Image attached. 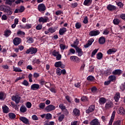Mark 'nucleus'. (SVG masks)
<instances>
[{
	"instance_id": "30",
	"label": "nucleus",
	"mask_w": 125,
	"mask_h": 125,
	"mask_svg": "<svg viewBox=\"0 0 125 125\" xmlns=\"http://www.w3.org/2000/svg\"><path fill=\"white\" fill-rule=\"evenodd\" d=\"M2 108L3 113L5 114H7V113L9 112V108H8L7 106L3 105Z\"/></svg>"
},
{
	"instance_id": "12",
	"label": "nucleus",
	"mask_w": 125,
	"mask_h": 125,
	"mask_svg": "<svg viewBox=\"0 0 125 125\" xmlns=\"http://www.w3.org/2000/svg\"><path fill=\"white\" fill-rule=\"evenodd\" d=\"M20 99H21V97L17 95L14 96L12 97V100H13V101H15L16 104H18V103L20 102Z\"/></svg>"
},
{
	"instance_id": "28",
	"label": "nucleus",
	"mask_w": 125,
	"mask_h": 125,
	"mask_svg": "<svg viewBox=\"0 0 125 125\" xmlns=\"http://www.w3.org/2000/svg\"><path fill=\"white\" fill-rule=\"evenodd\" d=\"M92 2V0H85L83 2V4L86 6H89Z\"/></svg>"
},
{
	"instance_id": "37",
	"label": "nucleus",
	"mask_w": 125,
	"mask_h": 125,
	"mask_svg": "<svg viewBox=\"0 0 125 125\" xmlns=\"http://www.w3.org/2000/svg\"><path fill=\"white\" fill-rule=\"evenodd\" d=\"M48 31L51 34H53V33H55V32L56 31V29H55V27H51L48 28Z\"/></svg>"
},
{
	"instance_id": "52",
	"label": "nucleus",
	"mask_w": 125,
	"mask_h": 125,
	"mask_svg": "<svg viewBox=\"0 0 125 125\" xmlns=\"http://www.w3.org/2000/svg\"><path fill=\"white\" fill-rule=\"evenodd\" d=\"M32 78H33V74H32V73H30L28 75L29 83H33V80L32 79Z\"/></svg>"
},
{
	"instance_id": "35",
	"label": "nucleus",
	"mask_w": 125,
	"mask_h": 125,
	"mask_svg": "<svg viewBox=\"0 0 125 125\" xmlns=\"http://www.w3.org/2000/svg\"><path fill=\"white\" fill-rule=\"evenodd\" d=\"M27 42L28 43H33L34 42V39L32 37H27Z\"/></svg>"
},
{
	"instance_id": "33",
	"label": "nucleus",
	"mask_w": 125,
	"mask_h": 125,
	"mask_svg": "<svg viewBox=\"0 0 125 125\" xmlns=\"http://www.w3.org/2000/svg\"><path fill=\"white\" fill-rule=\"evenodd\" d=\"M96 58L98 60H101L102 58H103V54L101 52H99L98 54L96 55Z\"/></svg>"
},
{
	"instance_id": "43",
	"label": "nucleus",
	"mask_w": 125,
	"mask_h": 125,
	"mask_svg": "<svg viewBox=\"0 0 125 125\" xmlns=\"http://www.w3.org/2000/svg\"><path fill=\"white\" fill-rule=\"evenodd\" d=\"M39 107L40 108V109H44L45 107V104L44 103H41L39 104Z\"/></svg>"
},
{
	"instance_id": "15",
	"label": "nucleus",
	"mask_w": 125,
	"mask_h": 125,
	"mask_svg": "<svg viewBox=\"0 0 125 125\" xmlns=\"http://www.w3.org/2000/svg\"><path fill=\"white\" fill-rule=\"evenodd\" d=\"M90 125H101L100 122L97 119H94L90 122Z\"/></svg>"
},
{
	"instance_id": "44",
	"label": "nucleus",
	"mask_w": 125,
	"mask_h": 125,
	"mask_svg": "<svg viewBox=\"0 0 125 125\" xmlns=\"http://www.w3.org/2000/svg\"><path fill=\"white\" fill-rule=\"evenodd\" d=\"M9 117L10 119H15L16 115L14 114L13 113H10L9 114Z\"/></svg>"
},
{
	"instance_id": "19",
	"label": "nucleus",
	"mask_w": 125,
	"mask_h": 125,
	"mask_svg": "<svg viewBox=\"0 0 125 125\" xmlns=\"http://www.w3.org/2000/svg\"><path fill=\"white\" fill-rule=\"evenodd\" d=\"M105 108L106 110H109L110 108H113V103L108 102L105 104Z\"/></svg>"
},
{
	"instance_id": "24",
	"label": "nucleus",
	"mask_w": 125,
	"mask_h": 125,
	"mask_svg": "<svg viewBox=\"0 0 125 125\" xmlns=\"http://www.w3.org/2000/svg\"><path fill=\"white\" fill-rule=\"evenodd\" d=\"M66 32H67V29L65 27H62V28H60L59 30V34L61 36H62V35H64V34H65Z\"/></svg>"
},
{
	"instance_id": "31",
	"label": "nucleus",
	"mask_w": 125,
	"mask_h": 125,
	"mask_svg": "<svg viewBox=\"0 0 125 125\" xmlns=\"http://www.w3.org/2000/svg\"><path fill=\"white\" fill-rule=\"evenodd\" d=\"M76 53V50L75 49L71 48L67 52V56L72 55V54H75Z\"/></svg>"
},
{
	"instance_id": "1",
	"label": "nucleus",
	"mask_w": 125,
	"mask_h": 125,
	"mask_svg": "<svg viewBox=\"0 0 125 125\" xmlns=\"http://www.w3.org/2000/svg\"><path fill=\"white\" fill-rule=\"evenodd\" d=\"M37 52H38V49L33 47L29 48L26 51V54H29V53H30L31 54H36Z\"/></svg>"
},
{
	"instance_id": "2",
	"label": "nucleus",
	"mask_w": 125,
	"mask_h": 125,
	"mask_svg": "<svg viewBox=\"0 0 125 125\" xmlns=\"http://www.w3.org/2000/svg\"><path fill=\"white\" fill-rule=\"evenodd\" d=\"M38 9L40 12H44L46 10V7L43 3L40 4L38 6Z\"/></svg>"
},
{
	"instance_id": "62",
	"label": "nucleus",
	"mask_w": 125,
	"mask_h": 125,
	"mask_svg": "<svg viewBox=\"0 0 125 125\" xmlns=\"http://www.w3.org/2000/svg\"><path fill=\"white\" fill-rule=\"evenodd\" d=\"M15 1V0H6V3L7 4H11L12 2H14Z\"/></svg>"
},
{
	"instance_id": "53",
	"label": "nucleus",
	"mask_w": 125,
	"mask_h": 125,
	"mask_svg": "<svg viewBox=\"0 0 125 125\" xmlns=\"http://www.w3.org/2000/svg\"><path fill=\"white\" fill-rule=\"evenodd\" d=\"M120 89L122 91L125 90V82L121 84L120 86Z\"/></svg>"
},
{
	"instance_id": "21",
	"label": "nucleus",
	"mask_w": 125,
	"mask_h": 125,
	"mask_svg": "<svg viewBox=\"0 0 125 125\" xmlns=\"http://www.w3.org/2000/svg\"><path fill=\"white\" fill-rule=\"evenodd\" d=\"M80 110L77 108H74L73 110V115L75 117H79L80 116Z\"/></svg>"
},
{
	"instance_id": "59",
	"label": "nucleus",
	"mask_w": 125,
	"mask_h": 125,
	"mask_svg": "<svg viewBox=\"0 0 125 125\" xmlns=\"http://www.w3.org/2000/svg\"><path fill=\"white\" fill-rule=\"evenodd\" d=\"M59 54V52L56 51V50H54L52 52V55L55 57H57Z\"/></svg>"
},
{
	"instance_id": "38",
	"label": "nucleus",
	"mask_w": 125,
	"mask_h": 125,
	"mask_svg": "<svg viewBox=\"0 0 125 125\" xmlns=\"http://www.w3.org/2000/svg\"><path fill=\"white\" fill-rule=\"evenodd\" d=\"M108 80L110 81V82H115L116 81V76L114 75H111L109 76Z\"/></svg>"
},
{
	"instance_id": "27",
	"label": "nucleus",
	"mask_w": 125,
	"mask_h": 125,
	"mask_svg": "<svg viewBox=\"0 0 125 125\" xmlns=\"http://www.w3.org/2000/svg\"><path fill=\"white\" fill-rule=\"evenodd\" d=\"M117 52V49L115 48H112L111 49H109L107 50V54H112V53H115V52Z\"/></svg>"
},
{
	"instance_id": "4",
	"label": "nucleus",
	"mask_w": 125,
	"mask_h": 125,
	"mask_svg": "<svg viewBox=\"0 0 125 125\" xmlns=\"http://www.w3.org/2000/svg\"><path fill=\"white\" fill-rule=\"evenodd\" d=\"M56 107L54 105L52 104H49L45 107V110L46 111V112H47V113H49V112H51V111H54Z\"/></svg>"
},
{
	"instance_id": "36",
	"label": "nucleus",
	"mask_w": 125,
	"mask_h": 125,
	"mask_svg": "<svg viewBox=\"0 0 125 125\" xmlns=\"http://www.w3.org/2000/svg\"><path fill=\"white\" fill-rule=\"evenodd\" d=\"M60 48H61V50L62 52L64 51V49H67V48H68V46H66L64 44H61L60 45Z\"/></svg>"
},
{
	"instance_id": "51",
	"label": "nucleus",
	"mask_w": 125,
	"mask_h": 125,
	"mask_svg": "<svg viewBox=\"0 0 125 125\" xmlns=\"http://www.w3.org/2000/svg\"><path fill=\"white\" fill-rule=\"evenodd\" d=\"M55 14L56 15H57V16H59L62 14H63V12H62V11L61 10H58L55 12Z\"/></svg>"
},
{
	"instance_id": "57",
	"label": "nucleus",
	"mask_w": 125,
	"mask_h": 125,
	"mask_svg": "<svg viewBox=\"0 0 125 125\" xmlns=\"http://www.w3.org/2000/svg\"><path fill=\"white\" fill-rule=\"evenodd\" d=\"M6 9V6H5V5H1L0 6V10H1V11H5V9Z\"/></svg>"
},
{
	"instance_id": "64",
	"label": "nucleus",
	"mask_w": 125,
	"mask_h": 125,
	"mask_svg": "<svg viewBox=\"0 0 125 125\" xmlns=\"http://www.w3.org/2000/svg\"><path fill=\"white\" fill-rule=\"evenodd\" d=\"M87 81H94V77L92 76H89L87 78Z\"/></svg>"
},
{
	"instance_id": "8",
	"label": "nucleus",
	"mask_w": 125,
	"mask_h": 125,
	"mask_svg": "<svg viewBox=\"0 0 125 125\" xmlns=\"http://www.w3.org/2000/svg\"><path fill=\"white\" fill-rule=\"evenodd\" d=\"M14 45H19L21 43V39L18 37H16L13 40Z\"/></svg>"
},
{
	"instance_id": "26",
	"label": "nucleus",
	"mask_w": 125,
	"mask_h": 125,
	"mask_svg": "<svg viewBox=\"0 0 125 125\" xmlns=\"http://www.w3.org/2000/svg\"><path fill=\"white\" fill-rule=\"evenodd\" d=\"M121 98V96L120 95V93L117 92L115 94L114 96V100L116 102H119V100H120V98Z\"/></svg>"
},
{
	"instance_id": "45",
	"label": "nucleus",
	"mask_w": 125,
	"mask_h": 125,
	"mask_svg": "<svg viewBox=\"0 0 125 125\" xmlns=\"http://www.w3.org/2000/svg\"><path fill=\"white\" fill-rule=\"evenodd\" d=\"M81 100L83 102H85V101H88V98L86 96H83L81 98Z\"/></svg>"
},
{
	"instance_id": "48",
	"label": "nucleus",
	"mask_w": 125,
	"mask_h": 125,
	"mask_svg": "<svg viewBox=\"0 0 125 125\" xmlns=\"http://www.w3.org/2000/svg\"><path fill=\"white\" fill-rule=\"evenodd\" d=\"M4 94L2 92H0V100H4Z\"/></svg>"
},
{
	"instance_id": "16",
	"label": "nucleus",
	"mask_w": 125,
	"mask_h": 125,
	"mask_svg": "<svg viewBox=\"0 0 125 125\" xmlns=\"http://www.w3.org/2000/svg\"><path fill=\"white\" fill-rule=\"evenodd\" d=\"M107 102V100L104 97L100 98L99 99V103L100 105H104Z\"/></svg>"
},
{
	"instance_id": "61",
	"label": "nucleus",
	"mask_w": 125,
	"mask_h": 125,
	"mask_svg": "<svg viewBox=\"0 0 125 125\" xmlns=\"http://www.w3.org/2000/svg\"><path fill=\"white\" fill-rule=\"evenodd\" d=\"M36 30H38V31L40 30H42V24H38L36 27Z\"/></svg>"
},
{
	"instance_id": "60",
	"label": "nucleus",
	"mask_w": 125,
	"mask_h": 125,
	"mask_svg": "<svg viewBox=\"0 0 125 125\" xmlns=\"http://www.w3.org/2000/svg\"><path fill=\"white\" fill-rule=\"evenodd\" d=\"M91 90L92 93H96V91H97V88H96L95 86H94L91 89Z\"/></svg>"
},
{
	"instance_id": "9",
	"label": "nucleus",
	"mask_w": 125,
	"mask_h": 125,
	"mask_svg": "<svg viewBox=\"0 0 125 125\" xmlns=\"http://www.w3.org/2000/svg\"><path fill=\"white\" fill-rule=\"evenodd\" d=\"M95 110V105H90L88 109H86L85 112L86 114H89L90 113H92Z\"/></svg>"
},
{
	"instance_id": "40",
	"label": "nucleus",
	"mask_w": 125,
	"mask_h": 125,
	"mask_svg": "<svg viewBox=\"0 0 125 125\" xmlns=\"http://www.w3.org/2000/svg\"><path fill=\"white\" fill-rule=\"evenodd\" d=\"M120 22H121V21L118 19H114L113 20V24L114 25H119Z\"/></svg>"
},
{
	"instance_id": "63",
	"label": "nucleus",
	"mask_w": 125,
	"mask_h": 125,
	"mask_svg": "<svg viewBox=\"0 0 125 125\" xmlns=\"http://www.w3.org/2000/svg\"><path fill=\"white\" fill-rule=\"evenodd\" d=\"M59 108H60L61 110H65V109H66V106H65L62 104H61L59 105Z\"/></svg>"
},
{
	"instance_id": "34",
	"label": "nucleus",
	"mask_w": 125,
	"mask_h": 125,
	"mask_svg": "<svg viewBox=\"0 0 125 125\" xmlns=\"http://www.w3.org/2000/svg\"><path fill=\"white\" fill-rule=\"evenodd\" d=\"M11 35V31L10 30H6L4 31V36L5 37H9Z\"/></svg>"
},
{
	"instance_id": "46",
	"label": "nucleus",
	"mask_w": 125,
	"mask_h": 125,
	"mask_svg": "<svg viewBox=\"0 0 125 125\" xmlns=\"http://www.w3.org/2000/svg\"><path fill=\"white\" fill-rule=\"evenodd\" d=\"M64 118H65V115L62 114L59 117L58 120L60 122H62L64 120Z\"/></svg>"
},
{
	"instance_id": "39",
	"label": "nucleus",
	"mask_w": 125,
	"mask_h": 125,
	"mask_svg": "<svg viewBox=\"0 0 125 125\" xmlns=\"http://www.w3.org/2000/svg\"><path fill=\"white\" fill-rule=\"evenodd\" d=\"M78 44H79V42L76 41L74 42L73 44H71V46L72 47H74L75 49H76L77 47H78Z\"/></svg>"
},
{
	"instance_id": "7",
	"label": "nucleus",
	"mask_w": 125,
	"mask_h": 125,
	"mask_svg": "<svg viewBox=\"0 0 125 125\" xmlns=\"http://www.w3.org/2000/svg\"><path fill=\"white\" fill-rule=\"evenodd\" d=\"M40 117H41L42 119L45 118L46 120H51L52 119V115H51L50 113L43 114L40 115Z\"/></svg>"
},
{
	"instance_id": "41",
	"label": "nucleus",
	"mask_w": 125,
	"mask_h": 125,
	"mask_svg": "<svg viewBox=\"0 0 125 125\" xmlns=\"http://www.w3.org/2000/svg\"><path fill=\"white\" fill-rule=\"evenodd\" d=\"M13 69L14 72H22V70H21V69L18 67H16L15 66H13Z\"/></svg>"
},
{
	"instance_id": "58",
	"label": "nucleus",
	"mask_w": 125,
	"mask_h": 125,
	"mask_svg": "<svg viewBox=\"0 0 125 125\" xmlns=\"http://www.w3.org/2000/svg\"><path fill=\"white\" fill-rule=\"evenodd\" d=\"M122 125V123L120 120H118L117 121H115L113 123V125Z\"/></svg>"
},
{
	"instance_id": "42",
	"label": "nucleus",
	"mask_w": 125,
	"mask_h": 125,
	"mask_svg": "<svg viewBox=\"0 0 125 125\" xmlns=\"http://www.w3.org/2000/svg\"><path fill=\"white\" fill-rule=\"evenodd\" d=\"M17 35V36H24L25 35V33L21 30H18Z\"/></svg>"
},
{
	"instance_id": "23",
	"label": "nucleus",
	"mask_w": 125,
	"mask_h": 125,
	"mask_svg": "<svg viewBox=\"0 0 125 125\" xmlns=\"http://www.w3.org/2000/svg\"><path fill=\"white\" fill-rule=\"evenodd\" d=\"M107 9L110 11H114V10H116V6L113 5L109 4L107 6Z\"/></svg>"
},
{
	"instance_id": "5",
	"label": "nucleus",
	"mask_w": 125,
	"mask_h": 125,
	"mask_svg": "<svg viewBox=\"0 0 125 125\" xmlns=\"http://www.w3.org/2000/svg\"><path fill=\"white\" fill-rule=\"evenodd\" d=\"M56 74L58 76H61V75H65L66 70L65 69L61 70L59 67L56 69Z\"/></svg>"
},
{
	"instance_id": "56",
	"label": "nucleus",
	"mask_w": 125,
	"mask_h": 125,
	"mask_svg": "<svg viewBox=\"0 0 125 125\" xmlns=\"http://www.w3.org/2000/svg\"><path fill=\"white\" fill-rule=\"evenodd\" d=\"M71 125H80V121H73V122H71Z\"/></svg>"
},
{
	"instance_id": "25",
	"label": "nucleus",
	"mask_w": 125,
	"mask_h": 125,
	"mask_svg": "<svg viewBox=\"0 0 125 125\" xmlns=\"http://www.w3.org/2000/svg\"><path fill=\"white\" fill-rule=\"evenodd\" d=\"M105 42H106V39H105V37L103 36H102L99 39V42L100 44H104Z\"/></svg>"
},
{
	"instance_id": "14",
	"label": "nucleus",
	"mask_w": 125,
	"mask_h": 125,
	"mask_svg": "<svg viewBox=\"0 0 125 125\" xmlns=\"http://www.w3.org/2000/svg\"><path fill=\"white\" fill-rule=\"evenodd\" d=\"M70 59L72 62H76V63H78L80 61V58L76 56H71Z\"/></svg>"
},
{
	"instance_id": "22",
	"label": "nucleus",
	"mask_w": 125,
	"mask_h": 125,
	"mask_svg": "<svg viewBox=\"0 0 125 125\" xmlns=\"http://www.w3.org/2000/svg\"><path fill=\"white\" fill-rule=\"evenodd\" d=\"M118 114H119L120 115H125V108L123 107H120L118 111H117Z\"/></svg>"
},
{
	"instance_id": "50",
	"label": "nucleus",
	"mask_w": 125,
	"mask_h": 125,
	"mask_svg": "<svg viewBox=\"0 0 125 125\" xmlns=\"http://www.w3.org/2000/svg\"><path fill=\"white\" fill-rule=\"evenodd\" d=\"M98 52V49H95L94 50H93L91 54V57H93Z\"/></svg>"
},
{
	"instance_id": "13",
	"label": "nucleus",
	"mask_w": 125,
	"mask_h": 125,
	"mask_svg": "<svg viewBox=\"0 0 125 125\" xmlns=\"http://www.w3.org/2000/svg\"><path fill=\"white\" fill-rule=\"evenodd\" d=\"M116 115V111H113L112 114V115L110 118V120L109 121L108 125H112L113 124V122L115 120V116Z\"/></svg>"
},
{
	"instance_id": "3",
	"label": "nucleus",
	"mask_w": 125,
	"mask_h": 125,
	"mask_svg": "<svg viewBox=\"0 0 125 125\" xmlns=\"http://www.w3.org/2000/svg\"><path fill=\"white\" fill-rule=\"evenodd\" d=\"M99 34H100V31H99V30H94L91 31L89 33V36H90V37H96V36H98Z\"/></svg>"
},
{
	"instance_id": "55",
	"label": "nucleus",
	"mask_w": 125,
	"mask_h": 125,
	"mask_svg": "<svg viewBox=\"0 0 125 125\" xmlns=\"http://www.w3.org/2000/svg\"><path fill=\"white\" fill-rule=\"evenodd\" d=\"M25 105H26V107H27V108H28V109H30V108L32 107V103H31L29 102H28L26 103Z\"/></svg>"
},
{
	"instance_id": "29",
	"label": "nucleus",
	"mask_w": 125,
	"mask_h": 125,
	"mask_svg": "<svg viewBox=\"0 0 125 125\" xmlns=\"http://www.w3.org/2000/svg\"><path fill=\"white\" fill-rule=\"evenodd\" d=\"M4 12H6L8 15H11V14H12L11 9H10V7H9V6H6Z\"/></svg>"
},
{
	"instance_id": "17",
	"label": "nucleus",
	"mask_w": 125,
	"mask_h": 125,
	"mask_svg": "<svg viewBox=\"0 0 125 125\" xmlns=\"http://www.w3.org/2000/svg\"><path fill=\"white\" fill-rule=\"evenodd\" d=\"M123 74V71L121 69H115L112 71L113 75H117V76H121Z\"/></svg>"
},
{
	"instance_id": "47",
	"label": "nucleus",
	"mask_w": 125,
	"mask_h": 125,
	"mask_svg": "<svg viewBox=\"0 0 125 125\" xmlns=\"http://www.w3.org/2000/svg\"><path fill=\"white\" fill-rule=\"evenodd\" d=\"M109 33H110V29L106 28L104 30L103 34L104 35H108Z\"/></svg>"
},
{
	"instance_id": "20",
	"label": "nucleus",
	"mask_w": 125,
	"mask_h": 125,
	"mask_svg": "<svg viewBox=\"0 0 125 125\" xmlns=\"http://www.w3.org/2000/svg\"><path fill=\"white\" fill-rule=\"evenodd\" d=\"M20 120L25 125H29V120L24 117H20Z\"/></svg>"
},
{
	"instance_id": "54",
	"label": "nucleus",
	"mask_w": 125,
	"mask_h": 125,
	"mask_svg": "<svg viewBox=\"0 0 125 125\" xmlns=\"http://www.w3.org/2000/svg\"><path fill=\"white\" fill-rule=\"evenodd\" d=\"M76 29H80L82 27V23L80 22H77L75 24Z\"/></svg>"
},
{
	"instance_id": "32",
	"label": "nucleus",
	"mask_w": 125,
	"mask_h": 125,
	"mask_svg": "<svg viewBox=\"0 0 125 125\" xmlns=\"http://www.w3.org/2000/svg\"><path fill=\"white\" fill-rule=\"evenodd\" d=\"M21 113H26L27 112V108L24 105H22L20 108Z\"/></svg>"
},
{
	"instance_id": "10",
	"label": "nucleus",
	"mask_w": 125,
	"mask_h": 125,
	"mask_svg": "<svg viewBox=\"0 0 125 125\" xmlns=\"http://www.w3.org/2000/svg\"><path fill=\"white\" fill-rule=\"evenodd\" d=\"M39 21L40 23H46L48 21V17H41L39 18Z\"/></svg>"
},
{
	"instance_id": "6",
	"label": "nucleus",
	"mask_w": 125,
	"mask_h": 125,
	"mask_svg": "<svg viewBox=\"0 0 125 125\" xmlns=\"http://www.w3.org/2000/svg\"><path fill=\"white\" fill-rule=\"evenodd\" d=\"M54 66L56 68H61V69H64V68H65V65L62 63V62L61 61L56 62Z\"/></svg>"
},
{
	"instance_id": "18",
	"label": "nucleus",
	"mask_w": 125,
	"mask_h": 125,
	"mask_svg": "<svg viewBox=\"0 0 125 125\" xmlns=\"http://www.w3.org/2000/svg\"><path fill=\"white\" fill-rule=\"evenodd\" d=\"M40 84L34 83L31 86V89L32 90H38L40 89Z\"/></svg>"
},
{
	"instance_id": "11",
	"label": "nucleus",
	"mask_w": 125,
	"mask_h": 125,
	"mask_svg": "<svg viewBox=\"0 0 125 125\" xmlns=\"http://www.w3.org/2000/svg\"><path fill=\"white\" fill-rule=\"evenodd\" d=\"M76 53H77L78 56L81 57L83 56V49L80 48L79 47H76Z\"/></svg>"
},
{
	"instance_id": "49",
	"label": "nucleus",
	"mask_w": 125,
	"mask_h": 125,
	"mask_svg": "<svg viewBox=\"0 0 125 125\" xmlns=\"http://www.w3.org/2000/svg\"><path fill=\"white\" fill-rule=\"evenodd\" d=\"M44 125H54V122H45Z\"/></svg>"
}]
</instances>
